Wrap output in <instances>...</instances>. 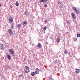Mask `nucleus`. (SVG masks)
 <instances>
[{
  "instance_id": "17",
  "label": "nucleus",
  "mask_w": 80,
  "mask_h": 80,
  "mask_svg": "<svg viewBox=\"0 0 80 80\" xmlns=\"http://www.w3.org/2000/svg\"><path fill=\"white\" fill-rule=\"evenodd\" d=\"M17 27L20 28L21 27V25L20 24H18L17 25Z\"/></svg>"
},
{
  "instance_id": "1",
  "label": "nucleus",
  "mask_w": 80,
  "mask_h": 80,
  "mask_svg": "<svg viewBox=\"0 0 80 80\" xmlns=\"http://www.w3.org/2000/svg\"><path fill=\"white\" fill-rule=\"evenodd\" d=\"M72 9L73 10V11H74L77 13V14H79L80 13V9H77L76 7H72Z\"/></svg>"
},
{
  "instance_id": "36",
  "label": "nucleus",
  "mask_w": 80,
  "mask_h": 80,
  "mask_svg": "<svg viewBox=\"0 0 80 80\" xmlns=\"http://www.w3.org/2000/svg\"><path fill=\"white\" fill-rule=\"evenodd\" d=\"M70 57L71 58H72V56H70Z\"/></svg>"
},
{
  "instance_id": "6",
  "label": "nucleus",
  "mask_w": 80,
  "mask_h": 80,
  "mask_svg": "<svg viewBox=\"0 0 80 80\" xmlns=\"http://www.w3.org/2000/svg\"><path fill=\"white\" fill-rule=\"evenodd\" d=\"M13 18H9V22H10V23H12V22H13Z\"/></svg>"
},
{
  "instance_id": "32",
  "label": "nucleus",
  "mask_w": 80,
  "mask_h": 80,
  "mask_svg": "<svg viewBox=\"0 0 80 80\" xmlns=\"http://www.w3.org/2000/svg\"><path fill=\"white\" fill-rule=\"evenodd\" d=\"M44 7H47V4H45V5H44Z\"/></svg>"
},
{
  "instance_id": "29",
  "label": "nucleus",
  "mask_w": 80,
  "mask_h": 80,
  "mask_svg": "<svg viewBox=\"0 0 80 80\" xmlns=\"http://www.w3.org/2000/svg\"><path fill=\"white\" fill-rule=\"evenodd\" d=\"M67 22V24H68V23H70V22H69V21L68 20H67L66 21Z\"/></svg>"
},
{
  "instance_id": "7",
  "label": "nucleus",
  "mask_w": 80,
  "mask_h": 80,
  "mask_svg": "<svg viewBox=\"0 0 80 80\" xmlns=\"http://www.w3.org/2000/svg\"><path fill=\"white\" fill-rule=\"evenodd\" d=\"M3 45L2 44H0V49L3 50Z\"/></svg>"
},
{
  "instance_id": "11",
  "label": "nucleus",
  "mask_w": 80,
  "mask_h": 80,
  "mask_svg": "<svg viewBox=\"0 0 80 80\" xmlns=\"http://www.w3.org/2000/svg\"><path fill=\"white\" fill-rule=\"evenodd\" d=\"M27 22L26 21H23V25L24 26H26L27 25Z\"/></svg>"
},
{
  "instance_id": "10",
  "label": "nucleus",
  "mask_w": 80,
  "mask_h": 80,
  "mask_svg": "<svg viewBox=\"0 0 80 80\" xmlns=\"http://www.w3.org/2000/svg\"><path fill=\"white\" fill-rule=\"evenodd\" d=\"M8 32H9L10 34L11 35L13 34V32H12V29H9Z\"/></svg>"
},
{
  "instance_id": "4",
  "label": "nucleus",
  "mask_w": 80,
  "mask_h": 80,
  "mask_svg": "<svg viewBox=\"0 0 80 80\" xmlns=\"http://www.w3.org/2000/svg\"><path fill=\"white\" fill-rule=\"evenodd\" d=\"M9 52L12 54V55H13L14 53V51L12 49H10L9 50Z\"/></svg>"
},
{
  "instance_id": "27",
  "label": "nucleus",
  "mask_w": 80,
  "mask_h": 80,
  "mask_svg": "<svg viewBox=\"0 0 80 80\" xmlns=\"http://www.w3.org/2000/svg\"><path fill=\"white\" fill-rule=\"evenodd\" d=\"M49 80H54L53 79V78H52V77H50V78H49Z\"/></svg>"
},
{
  "instance_id": "31",
  "label": "nucleus",
  "mask_w": 80,
  "mask_h": 80,
  "mask_svg": "<svg viewBox=\"0 0 80 80\" xmlns=\"http://www.w3.org/2000/svg\"><path fill=\"white\" fill-rule=\"evenodd\" d=\"M16 48L17 49H18V46H16Z\"/></svg>"
},
{
  "instance_id": "18",
  "label": "nucleus",
  "mask_w": 80,
  "mask_h": 80,
  "mask_svg": "<svg viewBox=\"0 0 80 80\" xmlns=\"http://www.w3.org/2000/svg\"><path fill=\"white\" fill-rule=\"evenodd\" d=\"M46 29H47V28L46 27H43L42 30H43L44 31H45V30H46Z\"/></svg>"
},
{
  "instance_id": "9",
  "label": "nucleus",
  "mask_w": 80,
  "mask_h": 80,
  "mask_svg": "<svg viewBox=\"0 0 80 80\" xmlns=\"http://www.w3.org/2000/svg\"><path fill=\"white\" fill-rule=\"evenodd\" d=\"M37 47L38 48H41V47H42V44H40V43L39 42L38 43V44L37 45Z\"/></svg>"
},
{
  "instance_id": "34",
  "label": "nucleus",
  "mask_w": 80,
  "mask_h": 80,
  "mask_svg": "<svg viewBox=\"0 0 80 80\" xmlns=\"http://www.w3.org/2000/svg\"><path fill=\"white\" fill-rule=\"evenodd\" d=\"M46 44H47V45H48V42H46Z\"/></svg>"
},
{
  "instance_id": "30",
  "label": "nucleus",
  "mask_w": 80,
  "mask_h": 80,
  "mask_svg": "<svg viewBox=\"0 0 80 80\" xmlns=\"http://www.w3.org/2000/svg\"><path fill=\"white\" fill-rule=\"evenodd\" d=\"M47 22H48V20H45L44 21V22H46V23Z\"/></svg>"
},
{
  "instance_id": "5",
  "label": "nucleus",
  "mask_w": 80,
  "mask_h": 80,
  "mask_svg": "<svg viewBox=\"0 0 80 80\" xmlns=\"http://www.w3.org/2000/svg\"><path fill=\"white\" fill-rule=\"evenodd\" d=\"M71 15L72 16V18H73V19H75L76 18V17L75 16V14L73 12H72L71 13Z\"/></svg>"
},
{
  "instance_id": "3",
  "label": "nucleus",
  "mask_w": 80,
  "mask_h": 80,
  "mask_svg": "<svg viewBox=\"0 0 80 80\" xmlns=\"http://www.w3.org/2000/svg\"><path fill=\"white\" fill-rule=\"evenodd\" d=\"M40 70L38 68L35 69V72L36 74H38L39 73Z\"/></svg>"
},
{
  "instance_id": "21",
  "label": "nucleus",
  "mask_w": 80,
  "mask_h": 80,
  "mask_svg": "<svg viewBox=\"0 0 80 80\" xmlns=\"http://www.w3.org/2000/svg\"><path fill=\"white\" fill-rule=\"evenodd\" d=\"M11 28L13 29V26H14V23H12V24L11 25Z\"/></svg>"
},
{
  "instance_id": "12",
  "label": "nucleus",
  "mask_w": 80,
  "mask_h": 80,
  "mask_svg": "<svg viewBox=\"0 0 80 80\" xmlns=\"http://www.w3.org/2000/svg\"><path fill=\"white\" fill-rule=\"evenodd\" d=\"M5 68L6 69H10V67L8 65H6L5 66Z\"/></svg>"
},
{
  "instance_id": "35",
  "label": "nucleus",
  "mask_w": 80,
  "mask_h": 80,
  "mask_svg": "<svg viewBox=\"0 0 80 80\" xmlns=\"http://www.w3.org/2000/svg\"><path fill=\"white\" fill-rule=\"evenodd\" d=\"M1 6V4L0 3V7Z\"/></svg>"
},
{
  "instance_id": "25",
  "label": "nucleus",
  "mask_w": 80,
  "mask_h": 80,
  "mask_svg": "<svg viewBox=\"0 0 80 80\" xmlns=\"http://www.w3.org/2000/svg\"><path fill=\"white\" fill-rule=\"evenodd\" d=\"M64 53H65V54H67L68 53V52L67 50H65L64 52Z\"/></svg>"
},
{
  "instance_id": "26",
  "label": "nucleus",
  "mask_w": 80,
  "mask_h": 80,
  "mask_svg": "<svg viewBox=\"0 0 80 80\" xmlns=\"http://www.w3.org/2000/svg\"><path fill=\"white\" fill-rule=\"evenodd\" d=\"M73 40L74 41H76L77 40V38H75L73 39Z\"/></svg>"
},
{
  "instance_id": "14",
  "label": "nucleus",
  "mask_w": 80,
  "mask_h": 80,
  "mask_svg": "<svg viewBox=\"0 0 80 80\" xmlns=\"http://www.w3.org/2000/svg\"><path fill=\"white\" fill-rule=\"evenodd\" d=\"M7 58L8 60L11 59V56H10V55H8L7 56Z\"/></svg>"
},
{
  "instance_id": "33",
  "label": "nucleus",
  "mask_w": 80,
  "mask_h": 80,
  "mask_svg": "<svg viewBox=\"0 0 80 80\" xmlns=\"http://www.w3.org/2000/svg\"><path fill=\"white\" fill-rule=\"evenodd\" d=\"M58 63L59 64H61V62H60V61H59L58 62Z\"/></svg>"
},
{
  "instance_id": "28",
  "label": "nucleus",
  "mask_w": 80,
  "mask_h": 80,
  "mask_svg": "<svg viewBox=\"0 0 80 80\" xmlns=\"http://www.w3.org/2000/svg\"><path fill=\"white\" fill-rule=\"evenodd\" d=\"M22 75H19V78H22Z\"/></svg>"
},
{
  "instance_id": "13",
  "label": "nucleus",
  "mask_w": 80,
  "mask_h": 80,
  "mask_svg": "<svg viewBox=\"0 0 80 80\" xmlns=\"http://www.w3.org/2000/svg\"><path fill=\"white\" fill-rule=\"evenodd\" d=\"M58 5L59 7L60 8H62L63 7V6H62V4L60 2H59Z\"/></svg>"
},
{
  "instance_id": "20",
  "label": "nucleus",
  "mask_w": 80,
  "mask_h": 80,
  "mask_svg": "<svg viewBox=\"0 0 80 80\" xmlns=\"http://www.w3.org/2000/svg\"><path fill=\"white\" fill-rule=\"evenodd\" d=\"M60 40L58 38L56 39V42H60Z\"/></svg>"
},
{
  "instance_id": "15",
  "label": "nucleus",
  "mask_w": 80,
  "mask_h": 80,
  "mask_svg": "<svg viewBox=\"0 0 80 80\" xmlns=\"http://www.w3.org/2000/svg\"><path fill=\"white\" fill-rule=\"evenodd\" d=\"M80 72V69H77L76 70V73H78Z\"/></svg>"
},
{
  "instance_id": "8",
  "label": "nucleus",
  "mask_w": 80,
  "mask_h": 80,
  "mask_svg": "<svg viewBox=\"0 0 80 80\" xmlns=\"http://www.w3.org/2000/svg\"><path fill=\"white\" fill-rule=\"evenodd\" d=\"M24 14L25 15H26V16H28L29 15V13L28 11H26L24 12Z\"/></svg>"
},
{
  "instance_id": "23",
  "label": "nucleus",
  "mask_w": 80,
  "mask_h": 80,
  "mask_svg": "<svg viewBox=\"0 0 80 80\" xmlns=\"http://www.w3.org/2000/svg\"><path fill=\"white\" fill-rule=\"evenodd\" d=\"M57 60L56 59L55 60V61H53L54 62V64H56V63H57Z\"/></svg>"
},
{
  "instance_id": "19",
  "label": "nucleus",
  "mask_w": 80,
  "mask_h": 80,
  "mask_svg": "<svg viewBox=\"0 0 80 80\" xmlns=\"http://www.w3.org/2000/svg\"><path fill=\"white\" fill-rule=\"evenodd\" d=\"M31 74L32 76H33L35 75V72H32Z\"/></svg>"
},
{
  "instance_id": "16",
  "label": "nucleus",
  "mask_w": 80,
  "mask_h": 80,
  "mask_svg": "<svg viewBox=\"0 0 80 80\" xmlns=\"http://www.w3.org/2000/svg\"><path fill=\"white\" fill-rule=\"evenodd\" d=\"M47 1V0H40L39 2H46Z\"/></svg>"
},
{
  "instance_id": "37",
  "label": "nucleus",
  "mask_w": 80,
  "mask_h": 80,
  "mask_svg": "<svg viewBox=\"0 0 80 80\" xmlns=\"http://www.w3.org/2000/svg\"><path fill=\"white\" fill-rule=\"evenodd\" d=\"M7 0V1L8 0Z\"/></svg>"
},
{
  "instance_id": "22",
  "label": "nucleus",
  "mask_w": 80,
  "mask_h": 80,
  "mask_svg": "<svg viewBox=\"0 0 80 80\" xmlns=\"http://www.w3.org/2000/svg\"><path fill=\"white\" fill-rule=\"evenodd\" d=\"M77 37L78 38H79L80 37V34H77Z\"/></svg>"
},
{
  "instance_id": "2",
  "label": "nucleus",
  "mask_w": 80,
  "mask_h": 80,
  "mask_svg": "<svg viewBox=\"0 0 80 80\" xmlns=\"http://www.w3.org/2000/svg\"><path fill=\"white\" fill-rule=\"evenodd\" d=\"M24 71L25 73H28V72L29 71V67L28 66H25L24 68Z\"/></svg>"
},
{
  "instance_id": "24",
  "label": "nucleus",
  "mask_w": 80,
  "mask_h": 80,
  "mask_svg": "<svg viewBox=\"0 0 80 80\" xmlns=\"http://www.w3.org/2000/svg\"><path fill=\"white\" fill-rule=\"evenodd\" d=\"M15 5L16 6H18V5H19V4L18 3V2H17L16 3Z\"/></svg>"
}]
</instances>
